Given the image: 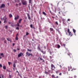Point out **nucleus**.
I'll return each instance as SVG.
<instances>
[{
	"instance_id": "obj_1",
	"label": "nucleus",
	"mask_w": 78,
	"mask_h": 78,
	"mask_svg": "<svg viewBox=\"0 0 78 78\" xmlns=\"http://www.w3.org/2000/svg\"><path fill=\"white\" fill-rule=\"evenodd\" d=\"M7 18L6 17H3L2 19L3 20H4V23H7V22H8Z\"/></svg>"
},
{
	"instance_id": "obj_2",
	"label": "nucleus",
	"mask_w": 78,
	"mask_h": 78,
	"mask_svg": "<svg viewBox=\"0 0 78 78\" xmlns=\"http://www.w3.org/2000/svg\"><path fill=\"white\" fill-rule=\"evenodd\" d=\"M22 3L23 5H27V2L26 1H22Z\"/></svg>"
},
{
	"instance_id": "obj_3",
	"label": "nucleus",
	"mask_w": 78,
	"mask_h": 78,
	"mask_svg": "<svg viewBox=\"0 0 78 78\" xmlns=\"http://www.w3.org/2000/svg\"><path fill=\"white\" fill-rule=\"evenodd\" d=\"M67 32L69 34V36H71V37H72V36H73L72 34L71 33V32H70V29H67Z\"/></svg>"
},
{
	"instance_id": "obj_4",
	"label": "nucleus",
	"mask_w": 78,
	"mask_h": 78,
	"mask_svg": "<svg viewBox=\"0 0 78 78\" xmlns=\"http://www.w3.org/2000/svg\"><path fill=\"white\" fill-rule=\"evenodd\" d=\"M51 70H54L55 69V66H54V65L53 64H51Z\"/></svg>"
},
{
	"instance_id": "obj_5",
	"label": "nucleus",
	"mask_w": 78,
	"mask_h": 78,
	"mask_svg": "<svg viewBox=\"0 0 78 78\" xmlns=\"http://www.w3.org/2000/svg\"><path fill=\"white\" fill-rule=\"evenodd\" d=\"M23 53L22 52H20L19 54L18 55V58L19 57H20V56H23Z\"/></svg>"
},
{
	"instance_id": "obj_6",
	"label": "nucleus",
	"mask_w": 78,
	"mask_h": 78,
	"mask_svg": "<svg viewBox=\"0 0 78 78\" xmlns=\"http://www.w3.org/2000/svg\"><path fill=\"white\" fill-rule=\"evenodd\" d=\"M5 5L4 4H2L1 6H0V8H5Z\"/></svg>"
},
{
	"instance_id": "obj_7",
	"label": "nucleus",
	"mask_w": 78,
	"mask_h": 78,
	"mask_svg": "<svg viewBox=\"0 0 78 78\" xmlns=\"http://www.w3.org/2000/svg\"><path fill=\"white\" fill-rule=\"evenodd\" d=\"M19 16L17 15L16 17H15L14 19L15 20H16L17 19H19Z\"/></svg>"
},
{
	"instance_id": "obj_8",
	"label": "nucleus",
	"mask_w": 78,
	"mask_h": 78,
	"mask_svg": "<svg viewBox=\"0 0 78 78\" xmlns=\"http://www.w3.org/2000/svg\"><path fill=\"white\" fill-rule=\"evenodd\" d=\"M68 55L69 56L70 58H72V55L71 54V53H69L68 54Z\"/></svg>"
},
{
	"instance_id": "obj_9",
	"label": "nucleus",
	"mask_w": 78,
	"mask_h": 78,
	"mask_svg": "<svg viewBox=\"0 0 78 78\" xmlns=\"http://www.w3.org/2000/svg\"><path fill=\"white\" fill-rule=\"evenodd\" d=\"M26 54L28 56H30V53H28V51L26 52Z\"/></svg>"
},
{
	"instance_id": "obj_10",
	"label": "nucleus",
	"mask_w": 78,
	"mask_h": 78,
	"mask_svg": "<svg viewBox=\"0 0 78 78\" xmlns=\"http://www.w3.org/2000/svg\"><path fill=\"white\" fill-rule=\"evenodd\" d=\"M63 70H64V71H65L66 72V71H67V69L65 67H63Z\"/></svg>"
},
{
	"instance_id": "obj_11",
	"label": "nucleus",
	"mask_w": 78,
	"mask_h": 78,
	"mask_svg": "<svg viewBox=\"0 0 78 78\" xmlns=\"http://www.w3.org/2000/svg\"><path fill=\"white\" fill-rule=\"evenodd\" d=\"M27 16L28 17V19H29L30 20V19H31V18L30 17V14H27Z\"/></svg>"
},
{
	"instance_id": "obj_12",
	"label": "nucleus",
	"mask_w": 78,
	"mask_h": 78,
	"mask_svg": "<svg viewBox=\"0 0 78 78\" xmlns=\"http://www.w3.org/2000/svg\"><path fill=\"white\" fill-rule=\"evenodd\" d=\"M22 20V19H20L18 21V22H19V23H21V21Z\"/></svg>"
},
{
	"instance_id": "obj_13",
	"label": "nucleus",
	"mask_w": 78,
	"mask_h": 78,
	"mask_svg": "<svg viewBox=\"0 0 78 78\" xmlns=\"http://www.w3.org/2000/svg\"><path fill=\"white\" fill-rule=\"evenodd\" d=\"M1 56H2V57H4L5 56V55H4L3 53H1Z\"/></svg>"
},
{
	"instance_id": "obj_14",
	"label": "nucleus",
	"mask_w": 78,
	"mask_h": 78,
	"mask_svg": "<svg viewBox=\"0 0 78 78\" xmlns=\"http://www.w3.org/2000/svg\"><path fill=\"white\" fill-rule=\"evenodd\" d=\"M39 58L41 61H42V60H42L43 62H44L45 61H44V59L41 58V57H39Z\"/></svg>"
},
{
	"instance_id": "obj_15",
	"label": "nucleus",
	"mask_w": 78,
	"mask_h": 78,
	"mask_svg": "<svg viewBox=\"0 0 78 78\" xmlns=\"http://www.w3.org/2000/svg\"><path fill=\"white\" fill-rule=\"evenodd\" d=\"M44 73H45V74H46V75H47L48 74V72H47L46 71H45Z\"/></svg>"
},
{
	"instance_id": "obj_16",
	"label": "nucleus",
	"mask_w": 78,
	"mask_h": 78,
	"mask_svg": "<svg viewBox=\"0 0 78 78\" xmlns=\"http://www.w3.org/2000/svg\"><path fill=\"white\" fill-rule=\"evenodd\" d=\"M43 14L44 15V16H46V15H47V14H46L44 12H43Z\"/></svg>"
},
{
	"instance_id": "obj_17",
	"label": "nucleus",
	"mask_w": 78,
	"mask_h": 78,
	"mask_svg": "<svg viewBox=\"0 0 78 78\" xmlns=\"http://www.w3.org/2000/svg\"><path fill=\"white\" fill-rule=\"evenodd\" d=\"M37 48H38V50H39L41 51V48H40V47H39V46H38Z\"/></svg>"
},
{
	"instance_id": "obj_18",
	"label": "nucleus",
	"mask_w": 78,
	"mask_h": 78,
	"mask_svg": "<svg viewBox=\"0 0 78 78\" xmlns=\"http://www.w3.org/2000/svg\"><path fill=\"white\" fill-rule=\"evenodd\" d=\"M9 17L10 18H11V17H12V15L11 14H10L9 15Z\"/></svg>"
},
{
	"instance_id": "obj_19",
	"label": "nucleus",
	"mask_w": 78,
	"mask_h": 78,
	"mask_svg": "<svg viewBox=\"0 0 78 78\" xmlns=\"http://www.w3.org/2000/svg\"><path fill=\"white\" fill-rule=\"evenodd\" d=\"M73 31L74 33H75L76 32V30H75L73 29Z\"/></svg>"
},
{
	"instance_id": "obj_20",
	"label": "nucleus",
	"mask_w": 78,
	"mask_h": 78,
	"mask_svg": "<svg viewBox=\"0 0 78 78\" xmlns=\"http://www.w3.org/2000/svg\"><path fill=\"white\" fill-rule=\"evenodd\" d=\"M61 47V46H60V45L58 44L57 45V48H59Z\"/></svg>"
},
{
	"instance_id": "obj_21",
	"label": "nucleus",
	"mask_w": 78,
	"mask_h": 78,
	"mask_svg": "<svg viewBox=\"0 0 78 78\" xmlns=\"http://www.w3.org/2000/svg\"><path fill=\"white\" fill-rule=\"evenodd\" d=\"M3 69H4V70H6V67L5 66H3Z\"/></svg>"
},
{
	"instance_id": "obj_22",
	"label": "nucleus",
	"mask_w": 78,
	"mask_h": 78,
	"mask_svg": "<svg viewBox=\"0 0 78 78\" xmlns=\"http://www.w3.org/2000/svg\"><path fill=\"white\" fill-rule=\"evenodd\" d=\"M27 51H31L32 50L31 49H27Z\"/></svg>"
},
{
	"instance_id": "obj_23",
	"label": "nucleus",
	"mask_w": 78,
	"mask_h": 78,
	"mask_svg": "<svg viewBox=\"0 0 78 78\" xmlns=\"http://www.w3.org/2000/svg\"><path fill=\"white\" fill-rule=\"evenodd\" d=\"M50 30H51V31H53V29L51 28H50Z\"/></svg>"
},
{
	"instance_id": "obj_24",
	"label": "nucleus",
	"mask_w": 78,
	"mask_h": 78,
	"mask_svg": "<svg viewBox=\"0 0 78 78\" xmlns=\"http://www.w3.org/2000/svg\"><path fill=\"white\" fill-rule=\"evenodd\" d=\"M13 67H14V68H15L16 67V64L15 63H14L13 65Z\"/></svg>"
},
{
	"instance_id": "obj_25",
	"label": "nucleus",
	"mask_w": 78,
	"mask_h": 78,
	"mask_svg": "<svg viewBox=\"0 0 78 78\" xmlns=\"http://www.w3.org/2000/svg\"><path fill=\"white\" fill-rule=\"evenodd\" d=\"M16 29L17 30H19L20 29H19V28L18 27H16Z\"/></svg>"
},
{
	"instance_id": "obj_26",
	"label": "nucleus",
	"mask_w": 78,
	"mask_h": 78,
	"mask_svg": "<svg viewBox=\"0 0 78 78\" xmlns=\"http://www.w3.org/2000/svg\"><path fill=\"white\" fill-rule=\"evenodd\" d=\"M15 39L16 41H17V40H18V37H16V38H15Z\"/></svg>"
},
{
	"instance_id": "obj_27",
	"label": "nucleus",
	"mask_w": 78,
	"mask_h": 78,
	"mask_svg": "<svg viewBox=\"0 0 78 78\" xmlns=\"http://www.w3.org/2000/svg\"><path fill=\"white\" fill-rule=\"evenodd\" d=\"M19 23H17V26H18V27H20V25H19Z\"/></svg>"
},
{
	"instance_id": "obj_28",
	"label": "nucleus",
	"mask_w": 78,
	"mask_h": 78,
	"mask_svg": "<svg viewBox=\"0 0 78 78\" xmlns=\"http://www.w3.org/2000/svg\"><path fill=\"white\" fill-rule=\"evenodd\" d=\"M1 39L2 40V41H4V40H5V38H1Z\"/></svg>"
},
{
	"instance_id": "obj_29",
	"label": "nucleus",
	"mask_w": 78,
	"mask_h": 78,
	"mask_svg": "<svg viewBox=\"0 0 78 78\" xmlns=\"http://www.w3.org/2000/svg\"><path fill=\"white\" fill-rule=\"evenodd\" d=\"M55 23L57 25H58V22L56 21V22H55Z\"/></svg>"
},
{
	"instance_id": "obj_30",
	"label": "nucleus",
	"mask_w": 78,
	"mask_h": 78,
	"mask_svg": "<svg viewBox=\"0 0 78 78\" xmlns=\"http://www.w3.org/2000/svg\"><path fill=\"white\" fill-rule=\"evenodd\" d=\"M29 3H31V0H29Z\"/></svg>"
},
{
	"instance_id": "obj_31",
	"label": "nucleus",
	"mask_w": 78,
	"mask_h": 78,
	"mask_svg": "<svg viewBox=\"0 0 78 78\" xmlns=\"http://www.w3.org/2000/svg\"><path fill=\"white\" fill-rule=\"evenodd\" d=\"M4 28H5L6 29L8 28V26H5L4 27Z\"/></svg>"
},
{
	"instance_id": "obj_32",
	"label": "nucleus",
	"mask_w": 78,
	"mask_h": 78,
	"mask_svg": "<svg viewBox=\"0 0 78 78\" xmlns=\"http://www.w3.org/2000/svg\"><path fill=\"white\" fill-rule=\"evenodd\" d=\"M52 78H55L54 75H52L51 76Z\"/></svg>"
},
{
	"instance_id": "obj_33",
	"label": "nucleus",
	"mask_w": 78,
	"mask_h": 78,
	"mask_svg": "<svg viewBox=\"0 0 78 78\" xmlns=\"http://www.w3.org/2000/svg\"><path fill=\"white\" fill-rule=\"evenodd\" d=\"M30 28H32L33 27V24H31L30 25Z\"/></svg>"
},
{
	"instance_id": "obj_34",
	"label": "nucleus",
	"mask_w": 78,
	"mask_h": 78,
	"mask_svg": "<svg viewBox=\"0 0 78 78\" xmlns=\"http://www.w3.org/2000/svg\"><path fill=\"white\" fill-rule=\"evenodd\" d=\"M4 43H5V44H6V42H7L6 40H5L4 41Z\"/></svg>"
},
{
	"instance_id": "obj_35",
	"label": "nucleus",
	"mask_w": 78,
	"mask_h": 78,
	"mask_svg": "<svg viewBox=\"0 0 78 78\" xmlns=\"http://www.w3.org/2000/svg\"><path fill=\"white\" fill-rule=\"evenodd\" d=\"M28 34H29V33H28V32H26V35H28Z\"/></svg>"
},
{
	"instance_id": "obj_36",
	"label": "nucleus",
	"mask_w": 78,
	"mask_h": 78,
	"mask_svg": "<svg viewBox=\"0 0 78 78\" xmlns=\"http://www.w3.org/2000/svg\"><path fill=\"white\" fill-rule=\"evenodd\" d=\"M59 75L61 76V75H62V73H60L59 74Z\"/></svg>"
},
{
	"instance_id": "obj_37",
	"label": "nucleus",
	"mask_w": 78,
	"mask_h": 78,
	"mask_svg": "<svg viewBox=\"0 0 78 78\" xmlns=\"http://www.w3.org/2000/svg\"><path fill=\"white\" fill-rule=\"evenodd\" d=\"M10 64H11V62H8V64H9V66L10 65Z\"/></svg>"
},
{
	"instance_id": "obj_38",
	"label": "nucleus",
	"mask_w": 78,
	"mask_h": 78,
	"mask_svg": "<svg viewBox=\"0 0 78 78\" xmlns=\"http://www.w3.org/2000/svg\"><path fill=\"white\" fill-rule=\"evenodd\" d=\"M7 41H10V40H9V38H7Z\"/></svg>"
},
{
	"instance_id": "obj_39",
	"label": "nucleus",
	"mask_w": 78,
	"mask_h": 78,
	"mask_svg": "<svg viewBox=\"0 0 78 78\" xmlns=\"http://www.w3.org/2000/svg\"><path fill=\"white\" fill-rule=\"evenodd\" d=\"M63 45L64 47H66V44H63Z\"/></svg>"
},
{
	"instance_id": "obj_40",
	"label": "nucleus",
	"mask_w": 78,
	"mask_h": 78,
	"mask_svg": "<svg viewBox=\"0 0 78 78\" xmlns=\"http://www.w3.org/2000/svg\"><path fill=\"white\" fill-rule=\"evenodd\" d=\"M11 78V75H9V78Z\"/></svg>"
},
{
	"instance_id": "obj_41",
	"label": "nucleus",
	"mask_w": 78,
	"mask_h": 78,
	"mask_svg": "<svg viewBox=\"0 0 78 78\" xmlns=\"http://www.w3.org/2000/svg\"><path fill=\"white\" fill-rule=\"evenodd\" d=\"M68 21L70 22V19H68Z\"/></svg>"
},
{
	"instance_id": "obj_42",
	"label": "nucleus",
	"mask_w": 78,
	"mask_h": 78,
	"mask_svg": "<svg viewBox=\"0 0 78 78\" xmlns=\"http://www.w3.org/2000/svg\"><path fill=\"white\" fill-rule=\"evenodd\" d=\"M0 67H2V65L1 64H0Z\"/></svg>"
},
{
	"instance_id": "obj_43",
	"label": "nucleus",
	"mask_w": 78,
	"mask_h": 78,
	"mask_svg": "<svg viewBox=\"0 0 78 78\" xmlns=\"http://www.w3.org/2000/svg\"><path fill=\"white\" fill-rule=\"evenodd\" d=\"M19 35V34H17L16 35V37H17V36Z\"/></svg>"
},
{
	"instance_id": "obj_44",
	"label": "nucleus",
	"mask_w": 78,
	"mask_h": 78,
	"mask_svg": "<svg viewBox=\"0 0 78 78\" xmlns=\"http://www.w3.org/2000/svg\"><path fill=\"white\" fill-rule=\"evenodd\" d=\"M69 66L68 67V71H70V69H69Z\"/></svg>"
},
{
	"instance_id": "obj_45",
	"label": "nucleus",
	"mask_w": 78,
	"mask_h": 78,
	"mask_svg": "<svg viewBox=\"0 0 78 78\" xmlns=\"http://www.w3.org/2000/svg\"><path fill=\"white\" fill-rule=\"evenodd\" d=\"M74 78H76V75H75L74 76Z\"/></svg>"
},
{
	"instance_id": "obj_46",
	"label": "nucleus",
	"mask_w": 78,
	"mask_h": 78,
	"mask_svg": "<svg viewBox=\"0 0 78 78\" xmlns=\"http://www.w3.org/2000/svg\"><path fill=\"white\" fill-rule=\"evenodd\" d=\"M17 50H20V48H17Z\"/></svg>"
},
{
	"instance_id": "obj_47",
	"label": "nucleus",
	"mask_w": 78,
	"mask_h": 78,
	"mask_svg": "<svg viewBox=\"0 0 78 78\" xmlns=\"http://www.w3.org/2000/svg\"><path fill=\"white\" fill-rule=\"evenodd\" d=\"M49 12H50V13H51V10H49Z\"/></svg>"
},
{
	"instance_id": "obj_48",
	"label": "nucleus",
	"mask_w": 78,
	"mask_h": 78,
	"mask_svg": "<svg viewBox=\"0 0 78 78\" xmlns=\"http://www.w3.org/2000/svg\"><path fill=\"white\" fill-rule=\"evenodd\" d=\"M12 45H13V46H14V45H15V44L14 43H13Z\"/></svg>"
},
{
	"instance_id": "obj_49",
	"label": "nucleus",
	"mask_w": 78,
	"mask_h": 78,
	"mask_svg": "<svg viewBox=\"0 0 78 78\" xmlns=\"http://www.w3.org/2000/svg\"><path fill=\"white\" fill-rule=\"evenodd\" d=\"M13 51H15V52H16V50L15 49H14Z\"/></svg>"
},
{
	"instance_id": "obj_50",
	"label": "nucleus",
	"mask_w": 78,
	"mask_h": 78,
	"mask_svg": "<svg viewBox=\"0 0 78 78\" xmlns=\"http://www.w3.org/2000/svg\"><path fill=\"white\" fill-rule=\"evenodd\" d=\"M30 56H33V55H32V54H30Z\"/></svg>"
},
{
	"instance_id": "obj_51",
	"label": "nucleus",
	"mask_w": 78,
	"mask_h": 78,
	"mask_svg": "<svg viewBox=\"0 0 78 78\" xmlns=\"http://www.w3.org/2000/svg\"><path fill=\"white\" fill-rule=\"evenodd\" d=\"M19 5H21V3H19Z\"/></svg>"
},
{
	"instance_id": "obj_52",
	"label": "nucleus",
	"mask_w": 78,
	"mask_h": 78,
	"mask_svg": "<svg viewBox=\"0 0 78 78\" xmlns=\"http://www.w3.org/2000/svg\"><path fill=\"white\" fill-rule=\"evenodd\" d=\"M60 67L61 69L62 68V66H61V65H60Z\"/></svg>"
},
{
	"instance_id": "obj_53",
	"label": "nucleus",
	"mask_w": 78,
	"mask_h": 78,
	"mask_svg": "<svg viewBox=\"0 0 78 78\" xmlns=\"http://www.w3.org/2000/svg\"><path fill=\"white\" fill-rule=\"evenodd\" d=\"M16 72H17V73H18L19 74V72H18V71H16Z\"/></svg>"
},
{
	"instance_id": "obj_54",
	"label": "nucleus",
	"mask_w": 78,
	"mask_h": 78,
	"mask_svg": "<svg viewBox=\"0 0 78 78\" xmlns=\"http://www.w3.org/2000/svg\"><path fill=\"white\" fill-rule=\"evenodd\" d=\"M51 17H52V18H53V19H54V16H52Z\"/></svg>"
},
{
	"instance_id": "obj_55",
	"label": "nucleus",
	"mask_w": 78,
	"mask_h": 78,
	"mask_svg": "<svg viewBox=\"0 0 78 78\" xmlns=\"http://www.w3.org/2000/svg\"><path fill=\"white\" fill-rule=\"evenodd\" d=\"M9 24L10 25L11 24V22H9Z\"/></svg>"
},
{
	"instance_id": "obj_56",
	"label": "nucleus",
	"mask_w": 78,
	"mask_h": 78,
	"mask_svg": "<svg viewBox=\"0 0 78 78\" xmlns=\"http://www.w3.org/2000/svg\"><path fill=\"white\" fill-rule=\"evenodd\" d=\"M23 78H28L27 77H24Z\"/></svg>"
},
{
	"instance_id": "obj_57",
	"label": "nucleus",
	"mask_w": 78,
	"mask_h": 78,
	"mask_svg": "<svg viewBox=\"0 0 78 78\" xmlns=\"http://www.w3.org/2000/svg\"><path fill=\"white\" fill-rule=\"evenodd\" d=\"M16 6H18V4H16Z\"/></svg>"
},
{
	"instance_id": "obj_58",
	"label": "nucleus",
	"mask_w": 78,
	"mask_h": 78,
	"mask_svg": "<svg viewBox=\"0 0 78 78\" xmlns=\"http://www.w3.org/2000/svg\"><path fill=\"white\" fill-rule=\"evenodd\" d=\"M34 12H35V13H36V11H34Z\"/></svg>"
},
{
	"instance_id": "obj_59",
	"label": "nucleus",
	"mask_w": 78,
	"mask_h": 78,
	"mask_svg": "<svg viewBox=\"0 0 78 78\" xmlns=\"http://www.w3.org/2000/svg\"><path fill=\"white\" fill-rule=\"evenodd\" d=\"M6 71H7L8 72L9 70L8 69H6Z\"/></svg>"
},
{
	"instance_id": "obj_60",
	"label": "nucleus",
	"mask_w": 78,
	"mask_h": 78,
	"mask_svg": "<svg viewBox=\"0 0 78 78\" xmlns=\"http://www.w3.org/2000/svg\"><path fill=\"white\" fill-rule=\"evenodd\" d=\"M20 78H22V76H20Z\"/></svg>"
},
{
	"instance_id": "obj_61",
	"label": "nucleus",
	"mask_w": 78,
	"mask_h": 78,
	"mask_svg": "<svg viewBox=\"0 0 78 78\" xmlns=\"http://www.w3.org/2000/svg\"><path fill=\"white\" fill-rule=\"evenodd\" d=\"M48 72L50 73L51 71H50V70H49L48 71Z\"/></svg>"
},
{
	"instance_id": "obj_62",
	"label": "nucleus",
	"mask_w": 78,
	"mask_h": 78,
	"mask_svg": "<svg viewBox=\"0 0 78 78\" xmlns=\"http://www.w3.org/2000/svg\"><path fill=\"white\" fill-rule=\"evenodd\" d=\"M59 78V77L58 76H56V78Z\"/></svg>"
},
{
	"instance_id": "obj_63",
	"label": "nucleus",
	"mask_w": 78,
	"mask_h": 78,
	"mask_svg": "<svg viewBox=\"0 0 78 78\" xmlns=\"http://www.w3.org/2000/svg\"><path fill=\"white\" fill-rule=\"evenodd\" d=\"M58 13L59 14H61V13H60V12H58Z\"/></svg>"
},
{
	"instance_id": "obj_64",
	"label": "nucleus",
	"mask_w": 78,
	"mask_h": 78,
	"mask_svg": "<svg viewBox=\"0 0 78 78\" xmlns=\"http://www.w3.org/2000/svg\"><path fill=\"white\" fill-rule=\"evenodd\" d=\"M39 78H41V76H39Z\"/></svg>"
}]
</instances>
